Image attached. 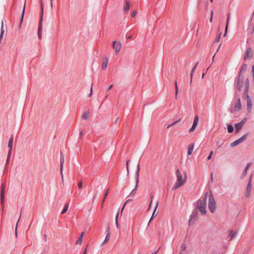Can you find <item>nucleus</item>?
I'll return each mask as SVG.
<instances>
[{
  "instance_id": "nucleus-1",
  "label": "nucleus",
  "mask_w": 254,
  "mask_h": 254,
  "mask_svg": "<svg viewBox=\"0 0 254 254\" xmlns=\"http://www.w3.org/2000/svg\"><path fill=\"white\" fill-rule=\"evenodd\" d=\"M177 176V181L173 186V190H177L183 186L187 181V175L185 174L183 177L182 172L179 169H177L176 172Z\"/></svg>"
},
{
  "instance_id": "nucleus-2",
  "label": "nucleus",
  "mask_w": 254,
  "mask_h": 254,
  "mask_svg": "<svg viewBox=\"0 0 254 254\" xmlns=\"http://www.w3.org/2000/svg\"><path fill=\"white\" fill-rule=\"evenodd\" d=\"M208 195V192H206L202 200L197 202V208L201 213L204 215L206 213V200Z\"/></svg>"
},
{
  "instance_id": "nucleus-3",
  "label": "nucleus",
  "mask_w": 254,
  "mask_h": 254,
  "mask_svg": "<svg viewBox=\"0 0 254 254\" xmlns=\"http://www.w3.org/2000/svg\"><path fill=\"white\" fill-rule=\"evenodd\" d=\"M208 208L210 211L212 213H214L215 212L216 208V201L213 197V194L211 191L208 193Z\"/></svg>"
},
{
  "instance_id": "nucleus-4",
  "label": "nucleus",
  "mask_w": 254,
  "mask_h": 254,
  "mask_svg": "<svg viewBox=\"0 0 254 254\" xmlns=\"http://www.w3.org/2000/svg\"><path fill=\"white\" fill-rule=\"evenodd\" d=\"M139 171H140V165L138 164L137 165V171H136V180L135 187V188L130 192L129 195H134L136 193V190L138 189V183H139Z\"/></svg>"
},
{
  "instance_id": "nucleus-5",
  "label": "nucleus",
  "mask_w": 254,
  "mask_h": 254,
  "mask_svg": "<svg viewBox=\"0 0 254 254\" xmlns=\"http://www.w3.org/2000/svg\"><path fill=\"white\" fill-rule=\"evenodd\" d=\"M112 47L115 50V54L118 55L121 50L122 43L120 42L114 41L113 42Z\"/></svg>"
},
{
  "instance_id": "nucleus-6",
  "label": "nucleus",
  "mask_w": 254,
  "mask_h": 254,
  "mask_svg": "<svg viewBox=\"0 0 254 254\" xmlns=\"http://www.w3.org/2000/svg\"><path fill=\"white\" fill-rule=\"evenodd\" d=\"M247 135H244L243 136H242L241 138H239L238 139L236 140V141L232 142L230 144L231 147H234L235 146H237V145L239 144L240 143L243 142L246 138Z\"/></svg>"
},
{
  "instance_id": "nucleus-7",
  "label": "nucleus",
  "mask_w": 254,
  "mask_h": 254,
  "mask_svg": "<svg viewBox=\"0 0 254 254\" xmlns=\"http://www.w3.org/2000/svg\"><path fill=\"white\" fill-rule=\"evenodd\" d=\"M199 121V118L197 116H195L192 127L190 129V132L193 131L196 127Z\"/></svg>"
},
{
  "instance_id": "nucleus-8",
  "label": "nucleus",
  "mask_w": 254,
  "mask_h": 254,
  "mask_svg": "<svg viewBox=\"0 0 254 254\" xmlns=\"http://www.w3.org/2000/svg\"><path fill=\"white\" fill-rule=\"evenodd\" d=\"M5 188V186L4 185H2L1 189V193H0V201L1 204L2 206V207L4 206V189Z\"/></svg>"
},
{
  "instance_id": "nucleus-9",
  "label": "nucleus",
  "mask_w": 254,
  "mask_h": 254,
  "mask_svg": "<svg viewBox=\"0 0 254 254\" xmlns=\"http://www.w3.org/2000/svg\"><path fill=\"white\" fill-rule=\"evenodd\" d=\"M252 177H251L249 181V183L247 185V189H246V195L247 196H249L251 194V191H252Z\"/></svg>"
},
{
  "instance_id": "nucleus-10",
  "label": "nucleus",
  "mask_w": 254,
  "mask_h": 254,
  "mask_svg": "<svg viewBox=\"0 0 254 254\" xmlns=\"http://www.w3.org/2000/svg\"><path fill=\"white\" fill-rule=\"evenodd\" d=\"M247 102L248 112V113H251L252 108V102L251 99L249 96H247Z\"/></svg>"
},
{
  "instance_id": "nucleus-11",
  "label": "nucleus",
  "mask_w": 254,
  "mask_h": 254,
  "mask_svg": "<svg viewBox=\"0 0 254 254\" xmlns=\"http://www.w3.org/2000/svg\"><path fill=\"white\" fill-rule=\"evenodd\" d=\"M42 19L41 18L39 21L38 32V37L40 39H41L42 38Z\"/></svg>"
},
{
  "instance_id": "nucleus-12",
  "label": "nucleus",
  "mask_w": 254,
  "mask_h": 254,
  "mask_svg": "<svg viewBox=\"0 0 254 254\" xmlns=\"http://www.w3.org/2000/svg\"><path fill=\"white\" fill-rule=\"evenodd\" d=\"M130 2L128 0H126V4L124 7V10L125 13H127L128 10L130 7Z\"/></svg>"
},
{
  "instance_id": "nucleus-13",
  "label": "nucleus",
  "mask_w": 254,
  "mask_h": 254,
  "mask_svg": "<svg viewBox=\"0 0 254 254\" xmlns=\"http://www.w3.org/2000/svg\"><path fill=\"white\" fill-rule=\"evenodd\" d=\"M108 58L107 57H105L103 58L102 60V67L103 69H105L107 68V64H108Z\"/></svg>"
},
{
  "instance_id": "nucleus-14",
  "label": "nucleus",
  "mask_w": 254,
  "mask_h": 254,
  "mask_svg": "<svg viewBox=\"0 0 254 254\" xmlns=\"http://www.w3.org/2000/svg\"><path fill=\"white\" fill-rule=\"evenodd\" d=\"M64 156L63 155L62 153H61V158H60V164H61V172L62 173V176H63V166H64ZM63 176H62L63 177Z\"/></svg>"
},
{
  "instance_id": "nucleus-15",
  "label": "nucleus",
  "mask_w": 254,
  "mask_h": 254,
  "mask_svg": "<svg viewBox=\"0 0 254 254\" xmlns=\"http://www.w3.org/2000/svg\"><path fill=\"white\" fill-rule=\"evenodd\" d=\"M243 85V80L241 79L240 75H239L237 81V88L239 90H241Z\"/></svg>"
},
{
  "instance_id": "nucleus-16",
  "label": "nucleus",
  "mask_w": 254,
  "mask_h": 254,
  "mask_svg": "<svg viewBox=\"0 0 254 254\" xmlns=\"http://www.w3.org/2000/svg\"><path fill=\"white\" fill-rule=\"evenodd\" d=\"M253 56V51L251 48H248L247 50L246 55L245 56V59L248 58H251Z\"/></svg>"
},
{
  "instance_id": "nucleus-17",
  "label": "nucleus",
  "mask_w": 254,
  "mask_h": 254,
  "mask_svg": "<svg viewBox=\"0 0 254 254\" xmlns=\"http://www.w3.org/2000/svg\"><path fill=\"white\" fill-rule=\"evenodd\" d=\"M194 148V144L191 143L188 146V154L189 155H190L192 154V151Z\"/></svg>"
},
{
  "instance_id": "nucleus-18",
  "label": "nucleus",
  "mask_w": 254,
  "mask_h": 254,
  "mask_svg": "<svg viewBox=\"0 0 254 254\" xmlns=\"http://www.w3.org/2000/svg\"><path fill=\"white\" fill-rule=\"evenodd\" d=\"M25 7H26V0H25L24 6H23V10H22V13H21V19H20V24H22V23L23 22L24 15V12H25Z\"/></svg>"
},
{
  "instance_id": "nucleus-19",
  "label": "nucleus",
  "mask_w": 254,
  "mask_h": 254,
  "mask_svg": "<svg viewBox=\"0 0 254 254\" xmlns=\"http://www.w3.org/2000/svg\"><path fill=\"white\" fill-rule=\"evenodd\" d=\"M89 112L88 111H85L82 115V118L84 120H87L89 117Z\"/></svg>"
},
{
  "instance_id": "nucleus-20",
  "label": "nucleus",
  "mask_w": 254,
  "mask_h": 254,
  "mask_svg": "<svg viewBox=\"0 0 254 254\" xmlns=\"http://www.w3.org/2000/svg\"><path fill=\"white\" fill-rule=\"evenodd\" d=\"M84 234V232H82L81 233L78 239L77 240V241L76 243L77 244H81Z\"/></svg>"
},
{
  "instance_id": "nucleus-21",
  "label": "nucleus",
  "mask_w": 254,
  "mask_h": 254,
  "mask_svg": "<svg viewBox=\"0 0 254 254\" xmlns=\"http://www.w3.org/2000/svg\"><path fill=\"white\" fill-rule=\"evenodd\" d=\"M198 64V62H197L196 64H195V66H194V67L191 69V73H190V83L192 81V76H193V74L195 70V68H196L197 66V64Z\"/></svg>"
},
{
  "instance_id": "nucleus-22",
  "label": "nucleus",
  "mask_w": 254,
  "mask_h": 254,
  "mask_svg": "<svg viewBox=\"0 0 254 254\" xmlns=\"http://www.w3.org/2000/svg\"><path fill=\"white\" fill-rule=\"evenodd\" d=\"M12 145H13V138L11 137L9 140L8 144V147L9 148V150H11L12 151Z\"/></svg>"
},
{
  "instance_id": "nucleus-23",
  "label": "nucleus",
  "mask_w": 254,
  "mask_h": 254,
  "mask_svg": "<svg viewBox=\"0 0 254 254\" xmlns=\"http://www.w3.org/2000/svg\"><path fill=\"white\" fill-rule=\"evenodd\" d=\"M243 125L240 123L237 124L235 126L236 130L237 132H239L243 127Z\"/></svg>"
},
{
  "instance_id": "nucleus-24",
  "label": "nucleus",
  "mask_w": 254,
  "mask_h": 254,
  "mask_svg": "<svg viewBox=\"0 0 254 254\" xmlns=\"http://www.w3.org/2000/svg\"><path fill=\"white\" fill-rule=\"evenodd\" d=\"M109 189H107L106 191L105 192L104 195V198H103V199L102 200V204H101V207H102L103 206V204H104V202L105 200V199L107 197V196L108 195V193H109Z\"/></svg>"
},
{
  "instance_id": "nucleus-25",
  "label": "nucleus",
  "mask_w": 254,
  "mask_h": 254,
  "mask_svg": "<svg viewBox=\"0 0 254 254\" xmlns=\"http://www.w3.org/2000/svg\"><path fill=\"white\" fill-rule=\"evenodd\" d=\"M110 238V232H108V234H107V235L106 236V238H105V240L104 241L102 245L106 244L109 241Z\"/></svg>"
},
{
  "instance_id": "nucleus-26",
  "label": "nucleus",
  "mask_w": 254,
  "mask_h": 254,
  "mask_svg": "<svg viewBox=\"0 0 254 254\" xmlns=\"http://www.w3.org/2000/svg\"><path fill=\"white\" fill-rule=\"evenodd\" d=\"M236 235V232H233L232 231H231L230 232H229V236L230 237V241H231V240H232V239Z\"/></svg>"
},
{
  "instance_id": "nucleus-27",
  "label": "nucleus",
  "mask_w": 254,
  "mask_h": 254,
  "mask_svg": "<svg viewBox=\"0 0 254 254\" xmlns=\"http://www.w3.org/2000/svg\"><path fill=\"white\" fill-rule=\"evenodd\" d=\"M235 108L237 109V110H240L241 109V102H240V99H239L238 100V102L236 104V105L235 106Z\"/></svg>"
},
{
  "instance_id": "nucleus-28",
  "label": "nucleus",
  "mask_w": 254,
  "mask_h": 254,
  "mask_svg": "<svg viewBox=\"0 0 254 254\" xmlns=\"http://www.w3.org/2000/svg\"><path fill=\"white\" fill-rule=\"evenodd\" d=\"M158 202H156L155 208V209H154V211H153V214H152V216H151V219H150V221H149V223H150V222L152 220V219H153V218H154L155 213L156 210V209H157V207H158Z\"/></svg>"
},
{
  "instance_id": "nucleus-29",
  "label": "nucleus",
  "mask_w": 254,
  "mask_h": 254,
  "mask_svg": "<svg viewBox=\"0 0 254 254\" xmlns=\"http://www.w3.org/2000/svg\"><path fill=\"white\" fill-rule=\"evenodd\" d=\"M68 204L67 203H66L65 205H64V209L62 210V214H64V213H65L67 210H68Z\"/></svg>"
},
{
  "instance_id": "nucleus-30",
  "label": "nucleus",
  "mask_w": 254,
  "mask_h": 254,
  "mask_svg": "<svg viewBox=\"0 0 254 254\" xmlns=\"http://www.w3.org/2000/svg\"><path fill=\"white\" fill-rule=\"evenodd\" d=\"M11 150H9L8 151V155H7V159H6V165H8V163H9V160H10V156H11Z\"/></svg>"
},
{
  "instance_id": "nucleus-31",
  "label": "nucleus",
  "mask_w": 254,
  "mask_h": 254,
  "mask_svg": "<svg viewBox=\"0 0 254 254\" xmlns=\"http://www.w3.org/2000/svg\"><path fill=\"white\" fill-rule=\"evenodd\" d=\"M234 130V127L232 125H229L228 127V131L229 133H232Z\"/></svg>"
},
{
  "instance_id": "nucleus-32",
  "label": "nucleus",
  "mask_w": 254,
  "mask_h": 254,
  "mask_svg": "<svg viewBox=\"0 0 254 254\" xmlns=\"http://www.w3.org/2000/svg\"><path fill=\"white\" fill-rule=\"evenodd\" d=\"M230 13H228L227 14V21H226V26L228 27L229 20H230Z\"/></svg>"
},
{
  "instance_id": "nucleus-33",
  "label": "nucleus",
  "mask_w": 254,
  "mask_h": 254,
  "mask_svg": "<svg viewBox=\"0 0 254 254\" xmlns=\"http://www.w3.org/2000/svg\"><path fill=\"white\" fill-rule=\"evenodd\" d=\"M20 217H21V214H20V216H19V217L18 218V221L17 222V223H16V227H15V235H17V228L18 223V222L20 221Z\"/></svg>"
},
{
  "instance_id": "nucleus-34",
  "label": "nucleus",
  "mask_w": 254,
  "mask_h": 254,
  "mask_svg": "<svg viewBox=\"0 0 254 254\" xmlns=\"http://www.w3.org/2000/svg\"><path fill=\"white\" fill-rule=\"evenodd\" d=\"M179 92V89L178 86H176V89H175V98H177L178 94Z\"/></svg>"
},
{
  "instance_id": "nucleus-35",
  "label": "nucleus",
  "mask_w": 254,
  "mask_h": 254,
  "mask_svg": "<svg viewBox=\"0 0 254 254\" xmlns=\"http://www.w3.org/2000/svg\"><path fill=\"white\" fill-rule=\"evenodd\" d=\"M247 118H244L242 121L240 122V123L243 125L244 126V125L246 123V122H247Z\"/></svg>"
},
{
  "instance_id": "nucleus-36",
  "label": "nucleus",
  "mask_w": 254,
  "mask_h": 254,
  "mask_svg": "<svg viewBox=\"0 0 254 254\" xmlns=\"http://www.w3.org/2000/svg\"><path fill=\"white\" fill-rule=\"evenodd\" d=\"M247 118H244L242 121L240 122V123L243 125L244 126V125L246 123V122H247Z\"/></svg>"
},
{
  "instance_id": "nucleus-37",
  "label": "nucleus",
  "mask_w": 254,
  "mask_h": 254,
  "mask_svg": "<svg viewBox=\"0 0 254 254\" xmlns=\"http://www.w3.org/2000/svg\"><path fill=\"white\" fill-rule=\"evenodd\" d=\"M247 174V171L245 170L243 172V174H242V179H244L245 177V176H246Z\"/></svg>"
},
{
  "instance_id": "nucleus-38",
  "label": "nucleus",
  "mask_w": 254,
  "mask_h": 254,
  "mask_svg": "<svg viewBox=\"0 0 254 254\" xmlns=\"http://www.w3.org/2000/svg\"><path fill=\"white\" fill-rule=\"evenodd\" d=\"M77 186L79 189H81L82 186V181H79L77 184Z\"/></svg>"
},
{
  "instance_id": "nucleus-39",
  "label": "nucleus",
  "mask_w": 254,
  "mask_h": 254,
  "mask_svg": "<svg viewBox=\"0 0 254 254\" xmlns=\"http://www.w3.org/2000/svg\"><path fill=\"white\" fill-rule=\"evenodd\" d=\"M220 36H221V33H220L219 34L218 36L215 39V42H219L220 39Z\"/></svg>"
},
{
  "instance_id": "nucleus-40",
  "label": "nucleus",
  "mask_w": 254,
  "mask_h": 254,
  "mask_svg": "<svg viewBox=\"0 0 254 254\" xmlns=\"http://www.w3.org/2000/svg\"><path fill=\"white\" fill-rule=\"evenodd\" d=\"M212 154H213V151H211L210 152V154L209 155V156H208L207 157V159L208 160H210L212 158Z\"/></svg>"
},
{
  "instance_id": "nucleus-41",
  "label": "nucleus",
  "mask_w": 254,
  "mask_h": 254,
  "mask_svg": "<svg viewBox=\"0 0 254 254\" xmlns=\"http://www.w3.org/2000/svg\"><path fill=\"white\" fill-rule=\"evenodd\" d=\"M136 14H137L136 10H134L132 12L131 16V17H134L136 16Z\"/></svg>"
},
{
  "instance_id": "nucleus-42",
  "label": "nucleus",
  "mask_w": 254,
  "mask_h": 254,
  "mask_svg": "<svg viewBox=\"0 0 254 254\" xmlns=\"http://www.w3.org/2000/svg\"><path fill=\"white\" fill-rule=\"evenodd\" d=\"M43 14H44V8H43V5H42V11H41V15L40 19L42 18L43 19Z\"/></svg>"
},
{
  "instance_id": "nucleus-43",
  "label": "nucleus",
  "mask_w": 254,
  "mask_h": 254,
  "mask_svg": "<svg viewBox=\"0 0 254 254\" xmlns=\"http://www.w3.org/2000/svg\"><path fill=\"white\" fill-rule=\"evenodd\" d=\"M179 122V121H175L174 122H173L172 124L169 125L168 126V128L170 127L171 126H173V125H176V124H177Z\"/></svg>"
},
{
  "instance_id": "nucleus-44",
  "label": "nucleus",
  "mask_w": 254,
  "mask_h": 254,
  "mask_svg": "<svg viewBox=\"0 0 254 254\" xmlns=\"http://www.w3.org/2000/svg\"><path fill=\"white\" fill-rule=\"evenodd\" d=\"M250 166H251V163H248V164L247 165V166H246V168H245V170H246V171H248V169H249V168H250Z\"/></svg>"
},
{
  "instance_id": "nucleus-45",
  "label": "nucleus",
  "mask_w": 254,
  "mask_h": 254,
  "mask_svg": "<svg viewBox=\"0 0 254 254\" xmlns=\"http://www.w3.org/2000/svg\"><path fill=\"white\" fill-rule=\"evenodd\" d=\"M92 91H93V87H92V85L91 87V89H90V93L89 94V97H91V96L92 95Z\"/></svg>"
},
{
  "instance_id": "nucleus-46",
  "label": "nucleus",
  "mask_w": 254,
  "mask_h": 254,
  "mask_svg": "<svg viewBox=\"0 0 254 254\" xmlns=\"http://www.w3.org/2000/svg\"><path fill=\"white\" fill-rule=\"evenodd\" d=\"M128 163H129V161H127V173H128L129 172V169H128Z\"/></svg>"
},
{
  "instance_id": "nucleus-47",
  "label": "nucleus",
  "mask_w": 254,
  "mask_h": 254,
  "mask_svg": "<svg viewBox=\"0 0 254 254\" xmlns=\"http://www.w3.org/2000/svg\"><path fill=\"white\" fill-rule=\"evenodd\" d=\"M116 225L117 227L118 228L119 227L118 220H117V218H116Z\"/></svg>"
},
{
  "instance_id": "nucleus-48",
  "label": "nucleus",
  "mask_w": 254,
  "mask_h": 254,
  "mask_svg": "<svg viewBox=\"0 0 254 254\" xmlns=\"http://www.w3.org/2000/svg\"><path fill=\"white\" fill-rule=\"evenodd\" d=\"M247 64H244V65H243V67H242V70H246V69H247Z\"/></svg>"
},
{
  "instance_id": "nucleus-49",
  "label": "nucleus",
  "mask_w": 254,
  "mask_h": 254,
  "mask_svg": "<svg viewBox=\"0 0 254 254\" xmlns=\"http://www.w3.org/2000/svg\"><path fill=\"white\" fill-rule=\"evenodd\" d=\"M228 27L227 26H226L225 27V33L224 34V36H226V34H227V30H228Z\"/></svg>"
},
{
  "instance_id": "nucleus-50",
  "label": "nucleus",
  "mask_w": 254,
  "mask_h": 254,
  "mask_svg": "<svg viewBox=\"0 0 254 254\" xmlns=\"http://www.w3.org/2000/svg\"><path fill=\"white\" fill-rule=\"evenodd\" d=\"M129 201V199H128V200H127V201H126V202H125V204H124V206H123V208H122V212L123 211V210H124V207H125V205H126V204H127V203Z\"/></svg>"
},
{
  "instance_id": "nucleus-51",
  "label": "nucleus",
  "mask_w": 254,
  "mask_h": 254,
  "mask_svg": "<svg viewBox=\"0 0 254 254\" xmlns=\"http://www.w3.org/2000/svg\"><path fill=\"white\" fill-rule=\"evenodd\" d=\"M213 181V173L211 174V182H212Z\"/></svg>"
},
{
  "instance_id": "nucleus-52",
  "label": "nucleus",
  "mask_w": 254,
  "mask_h": 254,
  "mask_svg": "<svg viewBox=\"0 0 254 254\" xmlns=\"http://www.w3.org/2000/svg\"><path fill=\"white\" fill-rule=\"evenodd\" d=\"M113 87V85H111L107 89V91H109Z\"/></svg>"
},
{
  "instance_id": "nucleus-53",
  "label": "nucleus",
  "mask_w": 254,
  "mask_h": 254,
  "mask_svg": "<svg viewBox=\"0 0 254 254\" xmlns=\"http://www.w3.org/2000/svg\"><path fill=\"white\" fill-rule=\"evenodd\" d=\"M252 72H253V75L254 76V65H253L252 66Z\"/></svg>"
},
{
  "instance_id": "nucleus-54",
  "label": "nucleus",
  "mask_w": 254,
  "mask_h": 254,
  "mask_svg": "<svg viewBox=\"0 0 254 254\" xmlns=\"http://www.w3.org/2000/svg\"><path fill=\"white\" fill-rule=\"evenodd\" d=\"M87 248H86L84 250V253H83V254H87Z\"/></svg>"
},
{
  "instance_id": "nucleus-55",
  "label": "nucleus",
  "mask_w": 254,
  "mask_h": 254,
  "mask_svg": "<svg viewBox=\"0 0 254 254\" xmlns=\"http://www.w3.org/2000/svg\"><path fill=\"white\" fill-rule=\"evenodd\" d=\"M151 204H152V200L151 201V202L150 203L149 207L148 208V210H149L150 209V208H151Z\"/></svg>"
},
{
  "instance_id": "nucleus-56",
  "label": "nucleus",
  "mask_w": 254,
  "mask_h": 254,
  "mask_svg": "<svg viewBox=\"0 0 254 254\" xmlns=\"http://www.w3.org/2000/svg\"><path fill=\"white\" fill-rule=\"evenodd\" d=\"M210 16H212V17L213 16V10H212L211 11V15H210Z\"/></svg>"
},
{
  "instance_id": "nucleus-57",
  "label": "nucleus",
  "mask_w": 254,
  "mask_h": 254,
  "mask_svg": "<svg viewBox=\"0 0 254 254\" xmlns=\"http://www.w3.org/2000/svg\"><path fill=\"white\" fill-rule=\"evenodd\" d=\"M212 20H213V17L210 16V22H212Z\"/></svg>"
},
{
  "instance_id": "nucleus-58",
  "label": "nucleus",
  "mask_w": 254,
  "mask_h": 254,
  "mask_svg": "<svg viewBox=\"0 0 254 254\" xmlns=\"http://www.w3.org/2000/svg\"><path fill=\"white\" fill-rule=\"evenodd\" d=\"M119 212H118L116 215V218H117V220H118V216H119Z\"/></svg>"
},
{
  "instance_id": "nucleus-59",
  "label": "nucleus",
  "mask_w": 254,
  "mask_h": 254,
  "mask_svg": "<svg viewBox=\"0 0 254 254\" xmlns=\"http://www.w3.org/2000/svg\"><path fill=\"white\" fill-rule=\"evenodd\" d=\"M83 131H81L80 132V136H81L83 135Z\"/></svg>"
},
{
  "instance_id": "nucleus-60",
  "label": "nucleus",
  "mask_w": 254,
  "mask_h": 254,
  "mask_svg": "<svg viewBox=\"0 0 254 254\" xmlns=\"http://www.w3.org/2000/svg\"><path fill=\"white\" fill-rule=\"evenodd\" d=\"M175 89H176V86H177V81H175Z\"/></svg>"
},
{
  "instance_id": "nucleus-61",
  "label": "nucleus",
  "mask_w": 254,
  "mask_h": 254,
  "mask_svg": "<svg viewBox=\"0 0 254 254\" xmlns=\"http://www.w3.org/2000/svg\"><path fill=\"white\" fill-rule=\"evenodd\" d=\"M51 0V5L52 7H53V2H52L53 0Z\"/></svg>"
},
{
  "instance_id": "nucleus-62",
  "label": "nucleus",
  "mask_w": 254,
  "mask_h": 254,
  "mask_svg": "<svg viewBox=\"0 0 254 254\" xmlns=\"http://www.w3.org/2000/svg\"><path fill=\"white\" fill-rule=\"evenodd\" d=\"M157 252H158V251L152 253L151 254H157Z\"/></svg>"
},
{
  "instance_id": "nucleus-63",
  "label": "nucleus",
  "mask_w": 254,
  "mask_h": 254,
  "mask_svg": "<svg viewBox=\"0 0 254 254\" xmlns=\"http://www.w3.org/2000/svg\"><path fill=\"white\" fill-rule=\"evenodd\" d=\"M21 24L19 23V24L18 25V28L20 29L21 28Z\"/></svg>"
},
{
  "instance_id": "nucleus-64",
  "label": "nucleus",
  "mask_w": 254,
  "mask_h": 254,
  "mask_svg": "<svg viewBox=\"0 0 254 254\" xmlns=\"http://www.w3.org/2000/svg\"><path fill=\"white\" fill-rule=\"evenodd\" d=\"M204 74H205L204 73H203V74H202V78H203V77H204Z\"/></svg>"
}]
</instances>
